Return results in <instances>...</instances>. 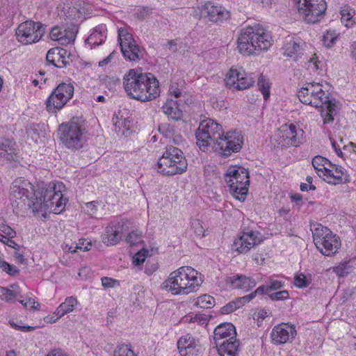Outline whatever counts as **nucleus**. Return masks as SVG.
<instances>
[{"instance_id": "1", "label": "nucleus", "mask_w": 356, "mask_h": 356, "mask_svg": "<svg viewBox=\"0 0 356 356\" xmlns=\"http://www.w3.org/2000/svg\"><path fill=\"white\" fill-rule=\"evenodd\" d=\"M65 185L62 182L50 183L47 188L35 191L23 187H13V196L20 199L33 213L49 212L60 213L65 209L67 199L63 197L62 191Z\"/></svg>"}, {"instance_id": "2", "label": "nucleus", "mask_w": 356, "mask_h": 356, "mask_svg": "<svg viewBox=\"0 0 356 356\" xmlns=\"http://www.w3.org/2000/svg\"><path fill=\"white\" fill-rule=\"evenodd\" d=\"M197 145L204 151L211 146L215 152L228 156L234 152H238L243 143V137L239 133L222 131L221 124L213 120L202 121L195 132Z\"/></svg>"}, {"instance_id": "3", "label": "nucleus", "mask_w": 356, "mask_h": 356, "mask_svg": "<svg viewBox=\"0 0 356 356\" xmlns=\"http://www.w3.org/2000/svg\"><path fill=\"white\" fill-rule=\"evenodd\" d=\"M297 95L302 104L321 108V114L325 124L334 120V115L336 114V99L330 98V93L323 89L322 84L308 83L300 89Z\"/></svg>"}, {"instance_id": "4", "label": "nucleus", "mask_w": 356, "mask_h": 356, "mask_svg": "<svg viewBox=\"0 0 356 356\" xmlns=\"http://www.w3.org/2000/svg\"><path fill=\"white\" fill-rule=\"evenodd\" d=\"M199 273L191 266H181L170 273L161 288L174 296L197 291L202 283Z\"/></svg>"}, {"instance_id": "5", "label": "nucleus", "mask_w": 356, "mask_h": 356, "mask_svg": "<svg viewBox=\"0 0 356 356\" xmlns=\"http://www.w3.org/2000/svg\"><path fill=\"white\" fill-rule=\"evenodd\" d=\"M237 44L240 53L257 54L271 46V36L261 27L248 26L241 30Z\"/></svg>"}, {"instance_id": "6", "label": "nucleus", "mask_w": 356, "mask_h": 356, "mask_svg": "<svg viewBox=\"0 0 356 356\" xmlns=\"http://www.w3.org/2000/svg\"><path fill=\"white\" fill-rule=\"evenodd\" d=\"M155 166L158 172L172 176L184 172L187 169L188 163L182 151L170 145L166 147L165 151Z\"/></svg>"}, {"instance_id": "7", "label": "nucleus", "mask_w": 356, "mask_h": 356, "mask_svg": "<svg viewBox=\"0 0 356 356\" xmlns=\"http://www.w3.org/2000/svg\"><path fill=\"white\" fill-rule=\"evenodd\" d=\"M225 181L230 193L236 199L243 202L246 198L250 184L248 170L238 165L229 166L225 174Z\"/></svg>"}, {"instance_id": "8", "label": "nucleus", "mask_w": 356, "mask_h": 356, "mask_svg": "<svg viewBox=\"0 0 356 356\" xmlns=\"http://www.w3.org/2000/svg\"><path fill=\"white\" fill-rule=\"evenodd\" d=\"M83 125L80 124L79 118H73L67 123H62L58 130L59 139L62 144L72 151L82 148L84 138Z\"/></svg>"}, {"instance_id": "9", "label": "nucleus", "mask_w": 356, "mask_h": 356, "mask_svg": "<svg viewBox=\"0 0 356 356\" xmlns=\"http://www.w3.org/2000/svg\"><path fill=\"white\" fill-rule=\"evenodd\" d=\"M302 19L309 24L321 21L327 10L325 0H293Z\"/></svg>"}, {"instance_id": "10", "label": "nucleus", "mask_w": 356, "mask_h": 356, "mask_svg": "<svg viewBox=\"0 0 356 356\" xmlns=\"http://www.w3.org/2000/svg\"><path fill=\"white\" fill-rule=\"evenodd\" d=\"M46 26L40 22L27 20L21 23L16 30L17 40L24 45L38 42L45 33Z\"/></svg>"}, {"instance_id": "11", "label": "nucleus", "mask_w": 356, "mask_h": 356, "mask_svg": "<svg viewBox=\"0 0 356 356\" xmlns=\"http://www.w3.org/2000/svg\"><path fill=\"white\" fill-rule=\"evenodd\" d=\"M74 86L71 83H60L53 90L45 102L47 110L50 113H56L62 109L74 95Z\"/></svg>"}, {"instance_id": "12", "label": "nucleus", "mask_w": 356, "mask_h": 356, "mask_svg": "<svg viewBox=\"0 0 356 356\" xmlns=\"http://www.w3.org/2000/svg\"><path fill=\"white\" fill-rule=\"evenodd\" d=\"M146 73H143L137 69H131L123 77V86L125 92L133 99H146L143 93L141 86L143 82L148 80Z\"/></svg>"}, {"instance_id": "13", "label": "nucleus", "mask_w": 356, "mask_h": 356, "mask_svg": "<svg viewBox=\"0 0 356 356\" xmlns=\"http://www.w3.org/2000/svg\"><path fill=\"white\" fill-rule=\"evenodd\" d=\"M118 40L123 56L130 61H139L141 59V50L127 29L118 30Z\"/></svg>"}, {"instance_id": "14", "label": "nucleus", "mask_w": 356, "mask_h": 356, "mask_svg": "<svg viewBox=\"0 0 356 356\" xmlns=\"http://www.w3.org/2000/svg\"><path fill=\"white\" fill-rule=\"evenodd\" d=\"M225 82L230 88L243 90L253 86L254 78L250 74L248 75L245 72H239L231 68L225 76Z\"/></svg>"}, {"instance_id": "15", "label": "nucleus", "mask_w": 356, "mask_h": 356, "mask_svg": "<svg viewBox=\"0 0 356 356\" xmlns=\"http://www.w3.org/2000/svg\"><path fill=\"white\" fill-rule=\"evenodd\" d=\"M200 17L207 18L212 22L221 23L230 17V13L224 7L212 2H207L202 7L198 8Z\"/></svg>"}, {"instance_id": "16", "label": "nucleus", "mask_w": 356, "mask_h": 356, "mask_svg": "<svg viewBox=\"0 0 356 356\" xmlns=\"http://www.w3.org/2000/svg\"><path fill=\"white\" fill-rule=\"evenodd\" d=\"M296 335V327L289 323L279 324L275 326L270 333V338L274 344H282L293 339Z\"/></svg>"}, {"instance_id": "17", "label": "nucleus", "mask_w": 356, "mask_h": 356, "mask_svg": "<svg viewBox=\"0 0 356 356\" xmlns=\"http://www.w3.org/2000/svg\"><path fill=\"white\" fill-rule=\"evenodd\" d=\"M258 235L260 234L254 231L243 232L240 237L234 241L233 246L238 253H247L252 248L262 241Z\"/></svg>"}, {"instance_id": "18", "label": "nucleus", "mask_w": 356, "mask_h": 356, "mask_svg": "<svg viewBox=\"0 0 356 356\" xmlns=\"http://www.w3.org/2000/svg\"><path fill=\"white\" fill-rule=\"evenodd\" d=\"M279 143L283 146H298L301 143L297 127L293 124H284L280 128Z\"/></svg>"}, {"instance_id": "19", "label": "nucleus", "mask_w": 356, "mask_h": 356, "mask_svg": "<svg viewBox=\"0 0 356 356\" xmlns=\"http://www.w3.org/2000/svg\"><path fill=\"white\" fill-rule=\"evenodd\" d=\"M70 54L65 49L51 48L47 54L46 60L56 67L63 68L70 64Z\"/></svg>"}, {"instance_id": "20", "label": "nucleus", "mask_w": 356, "mask_h": 356, "mask_svg": "<svg viewBox=\"0 0 356 356\" xmlns=\"http://www.w3.org/2000/svg\"><path fill=\"white\" fill-rule=\"evenodd\" d=\"M147 79L141 86L143 94L146 99H136L141 102H149L156 98L160 94L159 83L156 78L151 73H146Z\"/></svg>"}, {"instance_id": "21", "label": "nucleus", "mask_w": 356, "mask_h": 356, "mask_svg": "<svg viewBox=\"0 0 356 356\" xmlns=\"http://www.w3.org/2000/svg\"><path fill=\"white\" fill-rule=\"evenodd\" d=\"M305 42L300 41L293 37L288 36L285 38L282 49L284 56L293 57L294 60H298L303 54V47Z\"/></svg>"}, {"instance_id": "22", "label": "nucleus", "mask_w": 356, "mask_h": 356, "mask_svg": "<svg viewBox=\"0 0 356 356\" xmlns=\"http://www.w3.org/2000/svg\"><path fill=\"white\" fill-rule=\"evenodd\" d=\"M0 156L9 161H19V149L13 139L4 138L0 141Z\"/></svg>"}, {"instance_id": "23", "label": "nucleus", "mask_w": 356, "mask_h": 356, "mask_svg": "<svg viewBox=\"0 0 356 356\" xmlns=\"http://www.w3.org/2000/svg\"><path fill=\"white\" fill-rule=\"evenodd\" d=\"M240 342L235 337L230 340L222 341L214 343L213 348H216L218 356H238Z\"/></svg>"}, {"instance_id": "24", "label": "nucleus", "mask_w": 356, "mask_h": 356, "mask_svg": "<svg viewBox=\"0 0 356 356\" xmlns=\"http://www.w3.org/2000/svg\"><path fill=\"white\" fill-rule=\"evenodd\" d=\"M317 249L325 256H332L337 252L341 248V243L339 237L337 234H332L330 237L325 238L321 241V243L315 245Z\"/></svg>"}, {"instance_id": "25", "label": "nucleus", "mask_w": 356, "mask_h": 356, "mask_svg": "<svg viewBox=\"0 0 356 356\" xmlns=\"http://www.w3.org/2000/svg\"><path fill=\"white\" fill-rule=\"evenodd\" d=\"M330 167L332 168L330 173L325 175L327 179H324L328 184L336 185L350 182V177L344 168L334 163Z\"/></svg>"}, {"instance_id": "26", "label": "nucleus", "mask_w": 356, "mask_h": 356, "mask_svg": "<svg viewBox=\"0 0 356 356\" xmlns=\"http://www.w3.org/2000/svg\"><path fill=\"white\" fill-rule=\"evenodd\" d=\"M122 227L120 222L108 225L102 235L103 243L108 246L118 243L122 239Z\"/></svg>"}, {"instance_id": "27", "label": "nucleus", "mask_w": 356, "mask_h": 356, "mask_svg": "<svg viewBox=\"0 0 356 356\" xmlns=\"http://www.w3.org/2000/svg\"><path fill=\"white\" fill-rule=\"evenodd\" d=\"M227 282L232 289H241L245 292L253 289L257 284L254 278L240 274L228 277Z\"/></svg>"}, {"instance_id": "28", "label": "nucleus", "mask_w": 356, "mask_h": 356, "mask_svg": "<svg viewBox=\"0 0 356 356\" xmlns=\"http://www.w3.org/2000/svg\"><path fill=\"white\" fill-rule=\"evenodd\" d=\"M236 337V331L231 323H223L218 325L213 331V343L222 342L223 340H230Z\"/></svg>"}, {"instance_id": "29", "label": "nucleus", "mask_w": 356, "mask_h": 356, "mask_svg": "<svg viewBox=\"0 0 356 356\" xmlns=\"http://www.w3.org/2000/svg\"><path fill=\"white\" fill-rule=\"evenodd\" d=\"M106 26L104 24L95 26L91 34L86 40V44L90 45L92 48L103 44L106 39Z\"/></svg>"}, {"instance_id": "30", "label": "nucleus", "mask_w": 356, "mask_h": 356, "mask_svg": "<svg viewBox=\"0 0 356 356\" xmlns=\"http://www.w3.org/2000/svg\"><path fill=\"white\" fill-rule=\"evenodd\" d=\"M162 110L169 118L175 121H179L182 119V110L179 108V104L177 100L168 99L162 106Z\"/></svg>"}, {"instance_id": "31", "label": "nucleus", "mask_w": 356, "mask_h": 356, "mask_svg": "<svg viewBox=\"0 0 356 356\" xmlns=\"http://www.w3.org/2000/svg\"><path fill=\"white\" fill-rule=\"evenodd\" d=\"M195 340L188 335L181 337L177 341V348L181 356H189L193 354Z\"/></svg>"}, {"instance_id": "32", "label": "nucleus", "mask_w": 356, "mask_h": 356, "mask_svg": "<svg viewBox=\"0 0 356 356\" xmlns=\"http://www.w3.org/2000/svg\"><path fill=\"white\" fill-rule=\"evenodd\" d=\"M312 163L320 177H325V175H330V169L327 168V165L330 167L332 165V163L327 159L318 155L313 158Z\"/></svg>"}, {"instance_id": "33", "label": "nucleus", "mask_w": 356, "mask_h": 356, "mask_svg": "<svg viewBox=\"0 0 356 356\" xmlns=\"http://www.w3.org/2000/svg\"><path fill=\"white\" fill-rule=\"evenodd\" d=\"M311 230L312 232V236L315 245L319 243L325 238L330 237L332 234V231L327 227L323 226L321 224L314 223L311 225Z\"/></svg>"}, {"instance_id": "34", "label": "nucleus", "mask_w": 356, "mask_h": 356, "mask_svg": "<svg viewBox=\"0 0 356 356\" xmlns=\"http://www.w3.org/2000/svg\"><path fill=\"white\" fill-rule=\"evenodd\" d=\"M284 286V283L282 281L269 278L265 284L259 286L257 288L259 295H269L273 291L281 290Z\"/></svg>"}, {"instance_id": "35", "label": "nucleus", "mask_w": 356, "mask_h": 356, "mask_svg": "<svg viewBox=\"0 0 356 356\" xmlns=\"http://www.w3.org/2000/svg\"><path fill=\"white\" fill-rule=\"evenodd\" d=\"M76 305L77 300L75 298L72 296L68 297L65 299L64 302L59 305L54 314L56 315L57 318H60L66 314L72 312Z\"/></svg>"}, {"instance_id": "36", "label": "nucleus", "mask_w": 356, "mask_h": 356, "mask_svg": "<svg viewBox=\"0 0 356 356\" xmlns=\"http://www.w3.org/2000/svg\"><path fill=\"white\" fill-rule=\"evenodd\" d=\"M340 14L341 15V22L344 23L347 28L351 27L356 23L355 19L353 18L355 15V10L349 5H344L341 8Z\"/></svg>"}, {"instance_id": "37", "label": "nucleus", "mask_w": 356, "mask_h": 356, "mask_svg": "<svg viewBox=\"0 0 356 356\" xmlns=\"http://www.w3.org/2000/svg\"><path fill=\"white\" fill-rule=\"evenodd\" d=\"M270 85L271 84L269 81V79H267L262 74H261L258 78L257 86H258L259 90L261 91V92L263 95L264 99L266 101L268 99L270 95Z\"/></svg>"}, {"instance_id": "38", "label": "nucleus", "mask_w": 356, "mask_h": 356, "mask_svg": "<svg viewBox=\"0 0 356 356\" xmlns=\"http://www.w3.org/2000/svg\"><path fill=\"white\" fill-rule=\"evenodd\" d=\"M195 305L201 308H212L215 305V299L210 295H202L197 298Z\"/></svg>"}, {"instance_id": "39", "label": "nucleus", "mask_w": 356, "mask_h": 356, "mask_svg": "<svg viewBox=\"0 0 356 356\" xmlns=\"http://www.w3.org/2000/svg\"><path fill=\"white\" fill-rule=\"evenodd\" d=\"M113 356H137L129 344H118L113 351Z\"/></svg>"}, {"instance_id": "40", "label": "nucleus", "mask_w": 356, "mask_h": 356, "mask_svg": "<svg viewBox=\"0 0 356 356\" xmlns=\"http://www.w3.org/2000/svg\"><path fill=\"white\" fill-rule=\"evenodd\" d=\"M78 32L77 28L73 26L70 29H65L63 31V39H61V44H67L74 41L76 33Z\"/></svg>"}, {"instance_id": "41", "label": "nucleus", "mask_w": 356, "mask_h": 356, "mask_svg": "<svg viewBox=\"0 0 356 356\" xmlns=\"http://www.w3.org/2000/svg\"><path fill=\"white\" fill-rule=\"evenodd\" d=\"M184 81L180 80L179 82H172L169 87V93L175 98H179L181 96Z\"/></svg>"}, {"instance_id": "42", "label": "nucleus", "mask_w": 356, "mask_h": 356, "mask_svg": "<svg viewBox=\"0 0 356 356\" xmlns=\"http://www.w3.org/2000/svg\"><path fill=\"white\" fill-rule=\"evenodd\" d=\"M65 13L67 18L75 21L76 22L81 20L82 19V13L80 11L79 8L75 6L68 7Z\"/></svg>"}, {"instance_id": "43", "label": "nucleus", "mask_w": 356, "mask_h": 356, "mask_svg": "<svg viewBox=\"0 0 356 356\" xmlns=\"http://www.w3.org/2000/svg\"><path fill=\"white\" fill-rule=\"evenodd\" d=\"M350 269L351 266L350 265L349 261H343L334 268V272L339 277H344L350 273Z\"/></svg>"}, {"instance_id": "44", "label": "nucleus", "mask_w": 356, "mask_h": 356, "mask_svg": "<svg viewBox=\"0 0 356 356\" xmlns=\"http://www.w3.org/2000/svg\"><path fill=\"white\" fill-rule=\"evenodd\" d=\"M337 38V35L335 31H328L323 35V43L327 48L331 47L334 43Z\"/></svg>"}, {"instance_id": "45", "label": "nucleus", "mask_w": 356, "mask_h": 356, "mask_svg": "<svg viewBox=\"0 0 356 356\" xmlns=\"http://www.w3.org/2000/svg\"><path fill=\"white\" fill-rule=\"evenodd\" d=\"M273 301L285 300L289 298V293L286 290H280L279 291L273 292L268 295Z\"/></svg>"}, {"instance_id": "46", "label": "nucleus", "mask_w": 356, "mask_h": 356, "mask_svg": "<svg viewBox=\"0 0 356 356\" xmlns=\"http://www.w3.org/2000/svg\"><path fill=\"white\" fill-rule=\"evenodd\" d=\"M141 232L138 231H132L126 238V241L131 245H135L141 241Z\"/></svg>"}, {"instance_id": "47", "label": "nucleus", "mask_w": 356, "mask_h": 356, "mask_svg": "<svg viewBox=\"0 0 356 356\" xmlns=\"http://www.w3.org/2000/svg\"><path fill=\"white\" fill-rule=\"evenodd\" d=\"M257 289L248 295L244 296L243 297L236 298V300L239 307H243L244 305L249 302L253 298H254L257 295H259V293H257Z\"/></svg>"}, {"instance_id": "48", "label": "nucleus", "mask_w": 356, "mask_h": 356, "mask_svg": "<svg viewBox=\"0 0 356 356\" xmlns=\"http://www.w3.org/2000/svg\"><path fill=\"white\" fill-rule=\"evenodd\" d=\"M240 308L238 305V303L235 300L230 301L227 305H225L224 307H222L220 309V312L222 314H231L233 312L236 311L237 309Z\"/></svg>"}, {"instance_id": "49", "label": "nucleus", "mask_w": 356, "mask_h": 356, "mask_svg": "<svg viewBox=\"0 0 356 356\" xmlns=\"http://www.w3.org/2000/svg\"><path fill=\"white\" fill-rule=\"evenodd\" d=\"M63 31L59 26H54L49 33V37L52 40L58 41L61 44V39H63Z\"/></svg>"}, {"instance_id": "50", "label": "nucleus", "mask_w": 356, "mask_h": 356, "mask_svg": "<svg viewBox=\"0 0 356 356\" xmlns=\"http://www.w3.org/2000/svg\"><path fill=\"white\" fill-rule=\"evenodd\" d=\"M294 284L298 288H305L309 286V281L305 275L301 273L295 276Z\"/></svg>"}, {"instance_id": "51", "label": "nucleus", "mask_w": 356, "mask_h": 356, "mask_svg": "<svg viewBox=\"0 0 356 356\" xmlns=\"http://www.w3.org/2000/svg\"><path fill=\"white\" fill-rule=\"evenodd\" d=\"M17 296V293L15 291L4 287L2 288L1 300L6 302H12Z\"/></svg>"}, {"instance_id": "52", "label": "nucleus", "mask_w": 356, "mask_h": 356, "mask_svg": "<svg viewBox=\"0 0 356 356\" xmlns=\"http://www.w3.org/2000/svg\"><path fill=\"white\" fill-rule=\"evenodd\" d=\"M209 316L204 314H196L191 317L190 322H198L201 325L207 324Z\"/></svg>"}, {"instance_id": "53", "label": "nucleus", "mask_w": 356, "mask_h": 356, "mask_svg": "<svg viewBox=\"0 0 356 356\" xmlns=\"http://www.w3.org/2000/svg\"><path fill=\"white\" fill-rule=\"evenodd\" d=\"M0 231L8 238H15L16 236V232L4 223L0 224Z\"/></svg>"}, {"instance_id": "54", "label": "nucleus", "mask_w": 356, "mask_h": 356, "mask_svg": "<svg viewBox=\"0 0 356 356\" xmlns=\"http://www.w3.org/2000/svg\"><path fill=\"white\" fill-rule=\"evenodd\" d=\"M91 245H92L91 243L87 241L86 239L81 238L79 240V242L78 243L75 244V248H76L77 250H83V251H87V250H90V248L88 247L91 246Z\"/></svg>"}, {"instance_id": "55", "label": "nucleus", "mask_w": 356, "mask_h": 356, "mask_svg": "<svg viewBox=\"0 0 356 356\" xmlns=\"http://www.w3.org/2000/svg\"><path fill=\"white\" fill-rule=\"evenodd\" d=\"M39 129V124H31L26 127V132L29 135L31 136V137H33L34 136H38L40 134Z\"/></svg>"}, {"instance_id": "56", "label": "nucleus", "mask_w": 356, "mask_h": 356, "mask_svg": "<svg viewBox=\"0 0 356 356\" xmlns=\"http://www.w3.org/2000/svg\"><path fill=\"white\" fill-rule=\"evenodd\" d=\"M146 253H147V251L144 250V253L143 254H141L140 252L136 254L133 257L134 264L136 266L142 264L145 260Z\"/></svg>"}, {"instance_id": "57", "label": "nucleus", "mask_w": 356, "mask_h": 356, "mask_svg": "<svg viewBox=\"0 0 356 356\" xmlns=\"http://www.w3.org/2000/svg\"><path fill=\"white\" fill-rule=\"evenodd\" d=\"M118 281L108 277H103L102 278V284L104 288H111L115 286Z\"/></svg>"}, {"instance_id": "58", "label": "nucleus", "mask_w": 356, "mask_h": 356, "mask_svg": "<svg viewBox=\"0 0 356 356\" xmlns=\"http://www.w3.org/2000/svg\"><path fill=\"white\" fill-rule=\"evenodd\" d=\"M354 293L353 289L348 288L343 290V292L342 293L341 300L342 303L346 302L347 300H348Z\"/></svg>"}, {"instance_id": "59", "label": "nucleus", "mask_w": 356, "mask_h": 356, "mask_svg": "<svg viewBox=\"0 0 356 356\" xmlns=\"http://www.w3.org/2000/svg\"><path fill=\"white\" fill-rule=\"evenodd\" d=\"M117 54L115 51H112L106 58L99 61L98 63L99 67H102L109 63L111 62V60L114 58V56Z\"/></svg>"}, {"instance_id": "60", "label": "nucleus", "mask_w": 356, "mask_h": 356, "mask_svg": "<svg viewBox=\"0 0 356 356\" xmlns=\"http://www.w3.org/2000/svg\"><path fill=\"white\" fill-rule=\"evenodd\" d=\"M96 202L92 201L86 204L87 213L92 216L97 211Z\"/></svg>"}, {"instance_id": "61", "label": "nucleus", "mask_w": 356, "mask_h": 356, "mask_svg": "<svg viewBox=\"0 0 356 356\" xmlns=\"http://www.w3.org/2000/svg\"><path fill=\"white\" fill-rule=\"evenodd\" d=\"M166 47L171 53H175L177 51V43L174 40H168Z\"/></svg>"}, {"instance_id": "62", "label": "nucleus", "mask_w": 356, "mask_h": 356, "mask_svg": "<svg viewBox=\"0 0 356 356\" xmlns=\"http://www.w3.org/2000/svg\"><path fill=\"white\" fill-rule=\"evenodd\" d=\"M13 238H9L6 239V245L18 251L20 248V246L15 241H14Z\"/></svg>"}, {"instance_id": "63", "label": "nucleus", "mask_w": 356, "mask_h": 356, "mask_svg": "<svg viewBox=\"0 0 356 356\" xmlns=\"http://www.w3.org/2000/svg\"><path fill=\"white\" fill-rule=\"evenodd\" d=\"M26 302H28V307H30L31 309H35L39 306V303L35 302V300L31 298H27Z\"/></svg>"}, {"instance_id": "64", "label": "nucleus", "mask_w": 356, "mask_h": 356, "mask_svg": "<svg viewBox=\"0 0 356 356\" xmlns=\"http://www.w3.org/2000/svg\"><path fill=\"white\" fill-rule=\"evenodd\" d=\"M47 356H67L60 349H54L50 352Z\"/></svg>"}]
</instances>
